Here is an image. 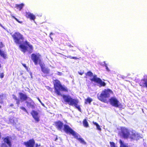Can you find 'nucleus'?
Instances as JSON below:
<instances>
[{
	"instance_id": "obj_46",
	"label": "nucleus",
	"mask_w": 147,
	"mask_h": 147,
	"mask_svg": "<svg viewBox=\"0 0 147 147\" xmlns=\"http://www.w3.org/2000/svg\"><path fill=\"white\" fill-rule=\"evenodd\" d=\"M57 44H58L59 45H60V44H59V42L58 41L57 42Z\"/></svg>"
},
{
	"instance_id": "obj_13",
	"label": "nucleus",
	"mask_w": 147,
	"mask_h": 147,
	"mask_svg": "<svg viewBox=\"0 0 147 147\" xmlns=\"http://www.w3.org/2000/svg\"><path fill=\"white\" fill-rule=\"evenodd\" d=\"M123 137L125 138H127L129 136V133L128 129L125 128H123L121 129Z\"/></svg>"
},
{
	"instance_id": "obj_3",
	"label": "nucleus",
	"mask_w": 147,
	"mask_h": 147,
	"mask_svg": "<svg viewBox=\"0 0 147 147\" xmlns=\"http://www.w3.org/2000/svg\"><path fill=\"white\" fill-rule=\"evenodd\" d=\"M113 94L112 90L109 89H105L102 91L99 95H98L97 98L99 100L106 103H108V101L107 98L110 97L111 94Z\"/></svg>"
},
{
	"instance_id": "obj_15",
	"label": "nucleus",
	"mask_w": 147,
	"mask_h": 147,
	"mask_svg": "<svg viewBox=\"0 0 147 147\" xmlns=\"http://www.w3.org/2000/svg\"><path fill=\"white\" fill-rule=\"evenodd\" d=\"M25 16L27 18H29L31 20L34 21L36 18L35 16L29 12H26Z\"/></svg>"
},
{
	"instance_id": "obj_14",
	"label": "nucleus",
	"mask_w": 147,
	"mask_h": 147,
	"mask_svg": "<svg viewBox=\"0 0 147 147\" xmlns=\"http://www.w3.org/2000/svg\"><path fill=\"white\" fill-rule=\"evenodd\" d=\"M55 126L59 130H61L64 127L63 123L60 121H58L55 122Z\"/></svg>"
},
{
	"instance_id": "obj_20",
	"label": "nucleus",
	"mask_w": 147,
	"mask_h": 147,
	"mask_svg": "<svg viewBox=\"0 0 147 147\" xmlns=\"http://www.w3.org/2000/svg\"><path fill=\"white\" fill-rule=\"evenodd\" d=\"M120 144V147H130V146L128 145L127 144L124 143L121 140L119 141Z\"/></svg>"
},
{
	"instance_id": "obj_33",
	"label": "nucleus",
	"mask_w": 147,
	"mask_h": 147,
	"mask_svg": "<svg viewBox=\"0 0 147 147\" xmlns=\"http://www.w3.org/2000/svg\"><path fill=\"white\" fill-rule=\"evenodd\" d=\"M4 76V74L3 73H0V78L1 79L3 78Z\"/></svg>"
},
{
	"instance_id": "obj_22",
	"label": "nucleus",
	"mask_w": 147,
	"mask_h": 147,
	"mask_svg": "<svg viewBox=\"0 0 147 147\" xmlns=\"http://www.w3.org/2000/svg\"><path fill=\"white\" fill-rule=\"evenodd\" d=\"M82 123L84 127H89V126L88 123L86 119H84L83 120Z\"/></svg>"
},
{
	"instance_id": "obj_31",
	"label": "nucleus",
	"mask_w": 147,
	"mask_h": 147,
	"mask_svg": "<svg viewBox=\"0 0 147 147\" xmlns=\"http://www.w3.org/2000/svg\"><path fill=\"white\" fill-rule=\"evenodd\" d=\"M67 58H69L71 59H79L78 58L76 57H71V56H68L67 57Z\"/></svg>"
},
{
	"instance_id": "obj_25",
	"label": "nucleus",
	"mask_w": 147,
	"mask_h": 147,
	"mask_svg": "<svg viewBox=\"0 0 147 147\" xmlns=\"http://www.w3.org/2000/svg\"><path fill=\"white\" fill-rule=\"evenodd\" d=\"M93 123L95 125H96L97 127V129L99 130H101V128L100 127V125L99 124L96 122H93Z\"/></svg>"
},
{
	"instance_id": "obj_8",
	"label": "nucleus",
	"mask_w": 147,
	"mask_h": 147,
	"mask_svg": "<svg viewBox=\"0 0 147 147\" xmlns=\"http://www.w3.org/2000/svg\"><path fill=\"white\" fill-rule=\"evenodd\" d=\"M63 130L66 133L69 134H71L74 136L76 134L75 131L72 129L68 125L66 124L64 125Z\"/></svg>"
},
{
	"instance_id": "obj_4",
	"label": "nucleus",
	"mask_w": 147,
	"mask_h": 147,
	"mask_svg": "<svg viewBox=\"0 0 147 147\" xmlns=\"http://www.w3.org/2000/svg\"><path fill=\"white\" fill-rule=\"evenodd\" d=\"M62 97L65 102L67 103L70 105L74 106L80 111H81V110L80 105H78V100L73 98L68 95H63Z\"/></svg>"
},
{
	"instance_id": "obj_30",
	"label": "nucleus",
	"mask_w": 147,
	"mask_h": 147,
	"mask_svg": "<svg viewBox=\"0 0 147 147\" xmlns=\"http://www.w3.org/2000/svg\"><path fill=\"white\" fill-rule=\"evenodd\" d=\"M110 144L111 147H115V144L113 142H110Z\"/></svg>"
},
{
	"instance_id": "obj_24",
	"label": "nucleus",
	"mask_w": 147,
	"mask_h": 147,
	"mask_svg": "<svg viewBox=\"0 0 147 147\" xmlns=\"http://www.w3.org/2000/svg\"><path fill=\"white\" fill-rule=\"evenodd\" d=\"M24 44L28 46L30 49H31V50H32L33 49V47L31 45H30L29 43V42H28L27 41H25L24 42Z\"/></svg>"
},
{
	"instance_id": "obj_34",
	"label": "nucleus",
	"mask_w": 147,
	"mask_h": 147,
	"mask_svg": "<svg viewBox=\"0 0 147 147\" xmlns=\"http://www.w3.org/2000/svg\"><path fill=\"white\" fill-rule=\"evenodd\" d=\"M3 47H4V45L3 44L2 42H0V50H1V49Z\"/></svg>"
},
{
	"instance_id": "obj_12",
	"label": "nucleus",
	"mask_w": 147,
	"mask_h": 147,
	"mask_svg": "<svg viewBox=\"0 0 147 147\" xmlns=\"http://www.w3.org/2000/svg\"><path fill=\"white\" fill-rule=\"evenodd\" d=\"M18 94L20 96V98L21 100L23 101H26L27 100H28L29 101H32V100L28 97L26 94L21 92L19 93Z\"/></svg>"
},
{
	"instance_id": "obj_16",
	"label": "nucleus",
	"mask_w": 147,
	"mask_h": 147,
	"mask_svg": "<svg viewBox=\"0 0 147 147\" xmlns=\"http://www.w3.org/2000/svg\"><path fill=\"white\" fill-rule=\"evenodd\" d=\"M139 84L140 86L143 87L147 88V78L141 80Z\"/></svg>"
},
{
	"instance_id": "obj_23",
	"label": "nucleus",
	"mask_w": 147,
	"mask_h": 147,
	"mask_svg": "<svg viewBox=\"0 0 147 147\" xmlns=\"http://www.w3.org/2000/svg\"><path fill=\"white\" fill-rule=\"evenodd\" d=\"M92 101V99L90 97H88L85 100V104H86L88 103L90 104Z\"/></svg>"
},
{
	"instance_id": "obj_37",
	"label": "nucleus",
	"mask_w": 147,
	"mask_h": 147,
	"mask_svg": "<svg viewBox=\"0 0 147 147\" xmlns=\"http://www.w3.org/2000/svg\"><path fill=\"white\" fill-rule=\"evenodd\" d=\"M16 103L18 105H19L20 104V100L19 99L16 100Z\"/></svg>"
},
{
	"instance_id": "obj_44",
	"label": "nucleus",
	"mask_w": 147,
	"mask_h": 147,
	"mask_svg": "<svg viewBox=\"0 0 147 147\" xmlns=\"http://www.w3.org/2000/svg\"><path fill=\"white\" fill-rule=\"evenodd\" d=\"M38 146V144H36V147H37Z\"/></svg>"
},
{
	"instance_id": "obj_35",
	"label": "nucleus",
	"mask_w": 147,
	"mask_h": 147,
	"mask_svg": "<svg viewBox=\"0 0 147 147\" xmlns=\"http://www.w3.org/2000/svg\"><path fill=\"white\" fill-rule=\"evenodd\" d=\"M54 34L52 33V32H51L49 34V37L52 41L53 40V38L51 37V35H53Z\"/></svg>"
},
{
	"instance_id": "obj_26",
	"label": "nucleus",
	"mask_w": 147,
	"mask_h": 147,
	"mask_svg": "<svg viewBox=\"0 0 147 147\" xmlns=\"http://www.w3.org/2000/svg\"><path fill=\"white\" fill-rule=\"evenodd\" d=\"M85 75L86 76H87L90 77H91L93 76V73L90 71H88L85 74Z\"/></svg>"
},
{
	"instance_id": "obj_39",
	"label": "nucleus",
	"mask_w": 147,
	"mask_h": 147,
	"mask_svg": "<svg viewBox=\"0 0 147 147\" xmlns=\"http://www.w3.org/2000/svg\"><path fill=\"white\" fill-rule=\"evenodd\" d=\"M48 89L49 90L51 91H52L53 90L52 88L50 87H49Z\"/></svg>"
},
{
	"instance_id": "obj_7",
	"label": "nucleus",
	"mask_w": 147,
	"mask_h": 147,
	"mask_svg": "<svg viewBox=\"0 0 147 147\" xmlns=\"http://www.w3.org/2000/svg\"><path fill=\"white\" fill-rule=\"evenodd\" d=\"M90 80L93 81L97 84L100 87H105L106 85V83L100 78H98L96 75H94L93 76V78L90 79Z\"/></svg>"
},
{
	"instance_id": "obj_1",
	"label": "nucleus",
	"mask_w": 147,
	"mask_h": 147,
	"mask_svg": "<svg viewBox=\"0 0 147 147\" xmlns=\"http://www.w3.org/2000/svg\"><path fill=\"white\" fill-rule=\"evenodd\" d=\"M41 55L39 53L37 54L32 53L31 55L32 60L35 65L39 64L40 66L42 71L44 74L48 75L50 74V70L45 66V64L42 63L41 59Z\"/></svg>"
},
{
	"instance_id": "obj_28",
	"label": "nucleus",
	"mask_w": 147,
	"mask_h": 147,
	"mask_svg": "<svg viewBox=\"0 0 147 147\" xmlns=\"http://www.w3.org/2000/svg\"><path fill=\"white\" fill-rule=\"evenodd\" d=\"M4 95V94H3L0 95V103L1 104H2L3 103V97Z\"/></svg>"
},
{
	"instance_id": "obj_11",
	"label": "nucleus",
	"mask_w": 147,
	"mask_h": 147,
	"mask_svg": "<svg viewBox=\"0 0 147 147\" xmlns=\"http://www.w3.org/2000/svg\"><path fill=\"white\" fill-rule=\"evenodd\" d=\"M35 142L33 139H30L27 142H25L24 144L26 147H34Z\"/></svg>"
},
{
	"instance_id": "obj_48",
	"label": "nucleus",
	"mask_w": 147,
	"mask_h": 147,
	"mask_svg": "<svg viewBox=\"0 0 147 147\" xmlns=\"http://www.w3.org/2000/svg\"><path fill=\"white\" fill-rule=\"evenodd\" d=\"M1 105H0V108H1Z\"/></svg>"
},
{
	"instance_id": "obj_27",
	"label": "nucleus",
	"mask_w": 147,
	"mask_h": 147,
	"mask_svg": "<svg viewBox=\"0 0 147 147\" xmlns=\"http://www.w3.org/2000/svg\"><path fill=\"white\" fill-rule=\"evenodd\" d=\"M20 109L26 112L27 113H28V112L26 109L24 107L21 106L20 107Z\"/></svg>"
},
{
	"instance_id": "obj_41",
	"label": "nucleus",
	"mask_w": 147,
	"mask_h": 147,
	"mask_svg": "<svg viewBox=\"0 0 147 147\" xmlns=\"http://www.w3.org/2000/svg\"><path fill=\"white\" fill-rule=\"evenodd\" d=\"M58 74L59 75H61L62 74V73L61 72H58Z\"/></svg>"
},
{
	"instance_id": "obj_45",
	"label": "nucleus",
	"mask_w": 147,
	"mask_h": 147,
	"mask_svg": "<svg viewBox=\"0 0 147 147\" xmlns=\"http://www.w3.org/2000/svg\"><path fill=\"white\" fill-rule=\"evenodd\" d=\"M0 26H1L2 27H3V26L0 23Z\"/></svg>"
},
{
	"instance_id": "obj_18",
	"label": "nucleus",
	"mask_w": 147,
	"mask_h": 147,
	"mask_svg": "<svg viewBox=\"0 0 147 147\" xmlns=\"http://www.w3.org/2000/svg\"><path fill=\"white\" fill-rule=\"evenodd\" d=\"M29 101L30 102L28 101H26V102L27 107H30L32 109L34 108L35 107L33 101L32 102L31 101Z\"/></svg>"
},
{
	"instance_id": "obj_21",
	"label": "nucleus",
	"mask_w": 147,
	"mask_h": 147,
	"mask_svg": "<svg viewBox=\"0 0 147 147\" xmlns=\"http://www.w3.org/2000/svg\"><path fill=\"white\" fill-rule=\"evenodd\" d=\"M0 55L3 59H6L7 58V55L3 51L0 50Z\"/></svg>"
},
{
	"instance_id": "obj_19",
	"label": "nucleus",
	"mask_w": 147,
	"mask_h": 147,
	"mask_svg": "<svg viewBox=\"0 0 147 147\" xmlns=\"http://www.w3.org/2000/svg\"><path fill=\"white\" fill-rule=\"evenodd\" d=\"M24 5L23 3L20 4H16L15 5V7L19 11H21Z\"/></svg>"
},
{
	"instance_id": "obj_5",
	"label": "nucleus",
	"mask_w": 147,
	"mask_h": 147,
	"mask_svg": "<svg viewBox=\"0 0 147 147\" xmlns=\"http://www.w3.org/2000/svg\"><path fill=\"white\" fill-rule=\"evenodd\" d=\"M54 86L55 92L58 95L62 96L60 90L66 92L68 91L67 88L63 86L60 81L57 80H54Z\"/></svg>"
},
{
	"instance_id": "obj_47",
	"label": "nucleus",
	"mask_w": 147,
	"mask_h": 147,
	"mask_svg": "<svg viewBox=\"0 0 147 147\" xmlns=\"http://www.w3.org/2000/svg\"><path fill=\"white\" fill-rule=\"evenodd\" d=\"M57 139V138H56L55 139V140L56 141Z\"/></svg>"
},
{
	"instance_id": "obj_42",
	"label": "nucleus",
	"mask_w": 147,
	"mask_h": 147,
	"mask_svg": "<svg viewBox=\"0 0 147 147\" xmlns=\"http://www.w3.org/2000/svg\"><path fill=\"white\" fill-rule=\"evenodd\" d=\"M84 74V73L83 72H80V73H79V74L81 75H83V74Z\"/></svg>"
},
{
	"instance_id": "obj_43",
	"label": "nucleus",
	"mask_w": 147,
	"mask_h": 147,
	"mask_svg": "<svg viewBox=\"0 0 147 147\" xmlns=\"http://www.w3.org/2000/svg\"><path fill=\"white\" fill-rule=\"evenodd\" d=\"M68 46L69 47H73L71 45L69 44V45H68Z\"/></svg>"
},
{
	"instance_id": "obj_40",
	"label": "nucleus",
	"mask_w": 147,
	"mask_h": 147,
	"mask_svg": "<svg viewBox=\"0 0 147 147\" xmlns=\"http://www.w3.org/2000/svg\"><path fill=\"white\" fill-rule=\"evenodd\" d=\"M14 106V105L13 104H11L9 105L10 107H12Z\"/></svg>"
},
{
	"instance_id": "obj_6",
	"label": "nucleus",
	"mask_w": 147,
	"mask_h": 147,
	"mask_svg": "<svg viewBox=\"0 0 147 147\" xmlns=\"http://www.w3.org/2000/svg\"><path fill=\"white\" fill-rule=\"evenodd\" d=\"M109 102L110 104L113 106L116 107L121 108L122 105L119 102L118 100L115 97H111L109 99Z\"/></svg>"
},
{
	"instance_id": "obj_32",
	"label": "nucleus",
	"mask_w": 147,
	"mask_h": 147,
	"mask_svg": "<svg viewBox=\"0 0 147 147\" xmlns=\"http://www.w3.org/2000/svg\"><path fill=\"white\" fill-rule=\"evenodd\" d=\"M13 98L15 100H17L18 99L17 96L15 94H13L12 95Z\"/></svg>"
},
{
	"instance_id": "obj_29",
	"label": "nucleus",
	"mask_w": 147,
	"mask_h": 147,
	"mask_svg": "<svg viewBox=\"0 0 147 147\" xmlns=\"http://www.w3.org/2000/svg\"><path fill=\"white\" fill-rule=\"evenodd\" d=\"M12 17L14 19H15L17 22H18V23L22 24V23L23 22L22 21H19V20L16 18L14 16H12Z\"/></svg>"
},
{
	"instance_id": "obj_17",
	"label": "nucleus",
	"mask_w": 147,
	"mask_h": 147,
	"mask_svg": "<svg viewBox=\"0 0 147 147\" xmlns=\"http://www.w3.org/2000/svg\"><path fill=\"white\" fill-rule=\"evenodd\" d=\"M79 135L77 133L74 136V137L76 138V139L79 141L81 143L83 144H85L86 142H85L84 140L82 138H78V136Z\"/></svg>"
},
{
	"instance_id": "obj_2",
	"label": "nucleus",
	"mask_w": 147,
	"mask_h": 147,
	"mask_svg": "<svg viewBox=\"0 0 147 147\" xmlns=\"http://www.w3.org/2000/svg\"><path fill=\"white\" fill-rule=\"evenodd\" d=\"M14 43L16 45H19V47L21 49L22 51L25 53L27 50V47L22 44V42L24 40V37L22 34L18 32H14L11 35Z\"/></svg>"
},
{
	"instance_id": "obj_9",
	"label": "nucleus",
	"mask_w": 147,
	"mask_h": 147,
	"mask_svg": "<svg viewBox=\"0 0 147 147\" xmlns=\"http://www.w3.org/2000/svg\"><path fill=\"white\" fill-rule=\"evenodd\" d=\"M3 140L4 143L1 144V147H11L12 144L9 137L7 136L4 138Z\"/></svg>"
},
{
	"instance_id": "obj_10",
	"label": "nucleus",
	"mask_w": 147,
	"mask_h": 147,
	"mask_svg": "<svg viewBox=\"0 0 147 147\" xmlns=\"http://www.w3.org/2000/svg\"><path fill=\"white\" fill-rule=\"evenodd\" d=\"M30 114L36 122H38L40 121V116L37 111L33 110L31 111Z\"/></svg>"
},
{
	"instance_id": "obj_38",
	"label": "nucleus",
	"mask_w": 147,
	"mask_h": 147,
	"mask_svg": "<svg viewBox=\"0 0 147 147\" xmlns=\"http://www.w3.org/2000/svg\"><path fill=\"white\" fill-rule=\"evenodd\" d=\"M106 69L107 71H109L110 70L109 69V68L107 67V65H106Z\"/></svg>"
},
{
	"instance_id": "obj_36",
	"label": "nucleus",
	"mask_w": 147,
	"mask_h": 147,
	"mask_svg": "<svg viewBox=\"0 0 147 147\" xmlns=\"http://www.w3.org/2000/svg\"><path fill=\"white\" fill-rule=\"evenodd\" d=\"M22 65L25 68V69H26L27 70L28 69V67L26 66V65L25 64L22 63Z\"/></svg>"
},
{
	"instance_id": "obj_49",
	"label": "nucleus",
	"mask_w": 147,
	"mask_h": 147,
	"mask_svg": "<svg viewBox=\"0 0 147 147\" xmlns=\"http://www.w3.org/2000/svg\"><path fill=\"white\" fill-rule=\"evenodd\" d=\"M72 51H74V50H72Z\"/></svg>"
}]
</instances>
